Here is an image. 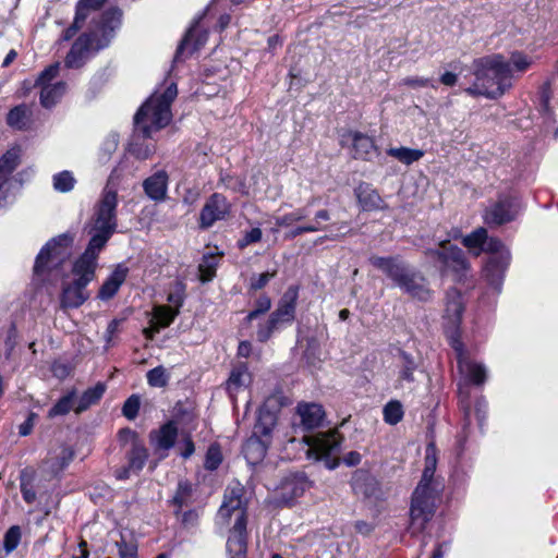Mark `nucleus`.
Returning <instances> with one entry per match:
<instances>
[{
  "instance_id": "obj_25",
  "label": "nucleus",
  "mask_w": 558,
  "mask_h": 558,
  "mask_svg": "<svg viewBox=\"0 0 558 558\" xmlns=\"http://www.w3.org/2000/svg\"><path fill=\"white\" fill-rule=\"evenodd\" d=\"M352 488L365 498L376 497L379 489L376 480L368 473L357 470L352 478Z\"/></svg>"
},
{
  "instance_id": "obj_58",
  "label": "nucleus",
  "mask_w": 558,
  "mask_h": 558,
  "mask_svg": "<svg viewBox=\"0 0 558 558\" xmlns=\"http://www.w3.org/2000/svg\"><path fill=\"white\" fill-rule=\"evenodd\" d=\"M508 62L520 72L525 71L531 65V60H529L525 54L518 51L511 54L510 61Z\"/></svg>"
},
{
  "instance_id": "obj_45",
  "label": "nucleus",
  "mask_w": 558,
  "mask_h": 558,
  "mask_svg": "<svg viewBox=\"0 0 558 558\" xmlns=\"http://www.w3.org/2000/svg\"><path fill=\"white\" fill-rule=\"evenodd\" d=\"M403 417L402 404L399 401H389L384 408V420L390 425L398 424Z\"/></svg>"
},
{
  "instance_id": "obj_57",
  "label": "nucleus",
  "mask_w": 558,
  "mask_h": 558,
  "mask_svg": "<svg viewBox=\"0 0 558 558\" xmlns=\"http://www.w3.org/2000/svg\"><path fill=\"white\" fill-rule=\"evenodd\" d=\"M199 513L195 509L187 510L181 515V524L184 529L191 530L198 525Z\"/></svg>"
},
{
  "instance_id": "obj_42",
  "label": "nucleus",
  "mask_w": 558,
  "mask_h": 558,
  "mask_svg": "<svg viewBox=\"0 0 558 558\" xmlns=\"http://www.w3.org/2000/svg\"><path fill=\"white\" fill-rule=\"evenodd\" d=\"M486 240L487 230L483 227H480L470 234L465 235L462 240V243L465 247L470 250L480 248L482 251V247L484 246Z\"/></svg>"
},
{
  "instance_id": "obj_28",
  "label": "nucleus",
  "mask_w": 558,
  "mask_h": 558,
  "mask_svg": "<svg viewBox=\"0 0 558 558\" xmlns=\"http://www.w3.org/2000/svg\"><path fill=\"white\" fill-rule=\"evenodd\" d=\"M32 110L25 104L15 106L7 114V124L16 130H25L29 125Z\"/></svg>"
},
{
  "instance_id": "obj_23",
  "label": "nucleus",
  "mask_w": 558,
  "mask_h": 558,
  "mask_svg": "<svg viewBox=\"0 0 558 558\" xmlns=\"http://www.w3.org/2000/svg\"><path fill=\"white\" fill-rule=\"evenodd\" d=\"M298 413L304 429L307 430L319 427L325 416L323 407L317 403L299 404Z\"/></svg>"
},
{
  "instance_id": "obj_53",
  "label": "nucleus",
  "mask_w": 558,
  "mask_h": 558,
  "mask_svg": "<svg viewBox=\"0 0 558 558\" xmlns=\"http://www.w3.org/2000/svg\"><path fill=\"white\" fill-rule=\"evenodd\" d=\"M468 376L474 385H482L486 380V368L481 364L469 363Z\"/></svg>"
},
{
  "instance_id": "obj_5",
  "label": "nucleus",
  "mask_w": 558,
  "mask_h": 558,
  "mask_svg": "<svg viewBox=\"0 0 558 558\" xmlns=\"http://www.w3.org/2000/svg\"><path fill=\"white\" fill-rule=\"evenodd\" d=\"M422 253L439 270L440 276H451L457 282L468 279L471 264L463 250L449 240L437 242L435 247H425Z\"/></svg>"
},
{
  "instance_id": "obj_50",
  "label": "nucleus",
  "mask_w": 558,
  "mask_h": 558,
  "mask_svg": "<svg viewBox=\"0 0 558 558\" xmlns=\"http://www.w3.org/2000/svg\"><path fill=\"white\" fill-rule=\"evenodd\" d=\"M306 218V213L304 208H299L292 213L286 214L281 217L276 218V225L278 227H290L294 222L301 221Z\"/></svg>"
},
{
  "instance_id": "obj_54",
  "label": "nucleus",
  "mask_w": 558,
  "mask_h": 558,
  "mask_svg": "<svg viewBox=\"0 0 558 558\" xmlns=\"http://www.w3.org/2000/svg\"><path fill=\"white\" fill-rule=\"evenodd\" d=\"M262 236L263 232L259 228H253L250 231H245L243 236L238 241V247L243 250L253 243L259 242Z\"/></svg>"
},
{
  "instance_id": "obj_64",
  "label": "nucleus",
  "mask_w": 558,
  "mask_h": 558,
  "mask_svg": "<svg viewBox=\"0 0 558 558\" xmlns=\"http://www.w3.org/2000/svg\"><path fill=\"white\" fill-rule=\"evenodd\" d=\"M118 436H119V440L122 444L131 442V445L134 446V442H141L138 439L137 433L131 428L120 429Z\"/></svg>"
},
{
  "instance_id": "obj_62",
  "label": "nucleus",
  "mask_w": 558,
  "mask_h": 558,
  "mask_svg": "<svg viewBox=\"0 0 558 558\" xmlns=\"http://www.w3.org/2000/svg\"><path fill=\"white\" fill-rule=\"evenodd\" d=\"M84 24L85 22L78 20V17L75 15L73 23L66 29L63 31L61 39L64 41L72 39L76 35V33L84 26Z\"/></svg>"
},
{
  "instance_id": "obj_37",
  "label": "nucleus",
  "mask_w": 558,
  "mask_h": 558,
  "mask_svg": "<svg viewBox=\"0 0 558 558\" xmlns=\"http://www.w3.org/2000/svg\"><path fill=\"white\" fill-rule=\"evenodd\" d=\"M387 154L405 165H411L420 160L424 155L421 149H412L408 147L389 148Z\"/></svg>"
},
{
  "instance_id": "obj_30",
  "label": "nucleus",
  "mask_w": 558,
  "mask_h": 558,
  "mask_svg": "<svg viewBox=\"0 0 558 558\" xmlns=\"http://www.w3.org/2000/svg\"><path fill=\"white\" fill-rule=\"evenodd\" d=\"M66 90V84L64 82H58L56 84H47L41 86L40 90V104L45 108L53 107L64 95Z\"/></svg>"
},
{
  "instance_id": "obj_39",
  "label": "nucleus",
  "mask_w": 558,
  "mask_h": 558,
  "mask_svg": "<svg viewBox=\"0 0 558 558\" xmlns=\"http://www.w3.org/2000/svg\"><path fill=\"white\" fill-rule=\"evenodd\" d=\"M271 308V299L267 294H260L254 303V308L244 318L245 324L252 323Z\"/></svg>"
},
{
  "instance_id": "obj_11",
  "label": "nucleus",
  "mask_w": 558,
  "mask_h": 558,
  "mask_svg": "<svg viewBox=\"0 0 558 558\" xmlns=\"http://www.w3.org/2000/svg\"><path fill=\"white\" fill-rule=\"evenodd\" d=\"M464 303L462 294L456 288L448 289L445 299V328L450 333L451 344L457 351H461L462 343L457 339L458 329L461 324Z\"/></svg>"
},
{
  "instance_id": "obj_10",
  "label": "nucleus",
  "mask_w": 558,
  "mask_h": 558,
  "mask_svg": "<svg viewBox=\"0 0 558 558\" xmlns=\"http://www.w3.org/2000/svg\"><path fill=\"white\" fill-rule=\"evenodd\" d=\"M117 192L105 190L100 201L95 207L90 230L112 235L117 229Z\"/></svg>"
},
{
  "instance_id": "obj_31",
  "label": "nucleus",
  "mask_w": 558,
  "mask_h": 558,
  "mask_svg": "<svg viewBox=\"0 0 558 558\" xmlns=\"http://www.w3.org/2000/svg\"><path fill=\"white\" fill-rule=\"evenodd\" d=\"M352 141L355 158L366 160L376 149L373 138L360 132H354L352 134Z\"/></svg>"
},
{
  "instance_id": "obj_59",
  "label": "nucleus",
  "mask_w": 558,
  "mask_h": 558,
  "mask_svg": "<svg viewBox=\"0 0 558 558\" xmlns=\"http://www.w3.org/2000/svg\"><path fill=\"white\" fill-rule=\"evenodd\" d=\"M120 558H137V547L124 541L117 542Z\"/></svg>"
},
{
  "instance_id": "obj_12",
  "label": "nucleus",
  "mask_w": 558,
  "mask_h": 558,
  "mask_svg": "<svg viewBox=\"0 0 558 558\" xmlns=\"http://www.w3.org/2000/svg\"><path fill=\"white\" fill-rule=\"evenodd\" d=\"M520 207L515 197L500 195L484 214V220L488 226H501L515 219Z\"/></svg>"
},
{
  "instance_id": "obj_24",
  "label": "nucleus",
  "mask_w": 558,
  "mask_h": 558,
  "mask_svg": "<svg viewBox=\"0 0 558 558\" xmlns=\"http://www.w3.org/2000/svg\"><path fill=\"white\" fill-rule=\"evenodd\" d=\"M277 424L276 413L263 405L258 411L257 422L254 426L253 436H258L262 439L270 442L271 433Z\"/></svg>"
},
{
  "instance_id": "obj_55",
  "label": "nucleus",
  "mask_w": 558,
  "mask_h": 558,
  "mask_svg": "<svg viewBox=\"0 0 558 558\" xmlns=\"http://www.w3.org/2000/svg\"><path fill=\"white\" fill-rule=\"evenodd\" d=\"M60 63H53L46 68L38 76L36 84L44 86L50 84V82L56 78L59 74Z\"/></svg>"
},
{
  "instance_id": "obj_4",
  "label": "nucleus",
  "mask_w": 558,
  "mask_h": 558,
  "mask_svg": "<svg viewBox=\"0 0 558 558\" xmlns=\"http://www.w3.org/2000/svg\"><path fill=\"white\" fill-rule=\"evenodd\" d=\"M178 95L177 85L171 83L166 90L151 95L134 116L135 130L143 137L149 138L151 134L167 126L172 118L171 104Z\"/></svg>"
},
{
  "instance_id": "obj_47",
  "label": "nucleus",
  "mask_w": 558,
  "mask_h": 558,
  "mask_svg": "<svg viewBox=\"0 0 558 558\" xmlns=\"http://www.w3.org/2000/svg\"><path fill=\"white\" fill-rule=\"evenodd\" d=\"M21 529L19 525H12L4 534L3 547L7 554L12 553L21 542Z\"/></svg>"
},
{
  "instance_id": "obj_18",
  "label": "nucleus",
  "mask_w": 558,
  "mask_h": 558,
  "mask_svg": "<svg viewBox=\"0 0 558 558\" xmlns=\"http://www.w3.org/2000/svg\"><path fill=\"white\" fill-rule=\"evenodd\" d=\"M312 486V482L305 473H295L286 477L281 483V497L284 501H290L304 494Z\"/></svg>"
},
{
  "instance_id": "obj_22",
  "label": "nucleus",
  "mask_w": 558,
  "mask_h": 558,
  "mask_svg": "<svg viewBox=\"0 0 558 558\" xmlns=\"http://www.w3.org/2000/svg\"><path fill=\"white\" fill-rule=\"evenodd\" d=\"M269 441L259 438L258 436H251L245 440L242 446V453L252 465H256L264 460L267 453Z\"/></svg>"
},
{
  "instance_id": "obj_2",
  "label": "nucleus",
  "mask_w": 558,
  "mask_h": 558,
  "mask_svg": "<svg viewBox=\"0 0 558 558\" xmlns=\"http://www.w3.org/2000/svg\"><path fill=\"white\" fill-rule=\"evenodd\" d=\"M122 23V11L111 8L101 15L99 22L90 27L89 32L81 34L73 43L64 59L68 69L82 68L92 51H99L108 47L117 29Z\"/></svg>"
},
{
  "instance_id": "obj_8",
  "label": "nucleus",
  "mask_w": 558,
  "mask_h": 558,
  "mask_svg": "<svg viewBox=\"0 0 558 558\" xmlns=\"http://www.w3.org/2000/svg\"><path fill=\"white\" fill-rule=\"evenodd\" d=\"M299 287L290 286L280 299L277 308L269 315L268 319L259 323L256 330V338L259 342H267L271 336L280 330L283 325L291 324L295 318Z\"/></svg>"
},
{
  "instance_id": "obj_44",
  "label": "nucleus",
  "mask_w": 558,
  "mask_h": 558,
  "mask_svg": "<svg viewBox=\"0 0 558 558\" xmlns=\"http://www.w3.org/2000/svg\"><path fill=\"white\" fill-rule=\"evenodd\" d=\"M465 92L472 96L481 95L490 99L501 97V92L499 89H492L489 84H486L485 82H478L476 78L474 84L466 88Z\"/></svg>"
},
{
  "instance_id": "obj_63",
  "label": "nucleus",
  "mask_w": 558,
  "mask_h": 558,
  "mask_svg": "<svg viewBox=\"0 0 558 558\" xmlns=\"http://www.w3.org/2000/svg\"><path fill=\"white\" fill-rule=\"evenodd\" d=\"M243 495H244V487L240 483H236L235 485L229 486L226 489L223 500L243 499Z\"/></svg>"
},
{
  "instance_id": "obj_1",
  "label": "nucleus",
  "mask_w": 558,
  "mask_h": 558,
  "mask_svg": "<svg viewBox=\"0 0 558 558\" xmlns=\"http://www.w3.org/2000/svg\"><path fill=\"white\" fill-rule=\"evenodd\" d=\"M436 466V448L434 444H429L425 451L422 478L411 499L409 531L412 535L422 533L434 517L436 498L442 488L441 484L434 478Z\"/></svg>"
},
{
  "instance_id": "obj_32",
  "label": "nucleus",
  "mask_w": 558,
  "mask_h": 558,
  "mask_svg": "<svg viewBox=\"0 0 558 558\" xmlns=\"http://www.w3.org/2000/svg\"><path fill=\"white\" fill-rule=\"evenodd\" d=\"M126 457L128 465L132 469V472L138 474L148 459V451L142 441L134 442Z\"/></svg>"
},
{
  "instance_id": "obj_38",
  "label": "nucleus",
  "mask_w": 558,
  "mask_h": 558,
  "mask_svg": "<svg viewBox=\"0 0 558 558\" xmlns=\"http://www.w3.org/2000/svg\"><path fill=\"white\" fill-rule=\"evenodd\" d=\"M92 234V238L89 240V243L84 252V254H87L88 256L97 259L99 253L101 250L106 246L107 242L111 238L110 234H106L98 231H89Z\"/></svg>"
},
{
  "instance_id": "obj_41",
  "label": "nucleus",
  "mask_w": 558,
  "mask_h": 558,
  "mask_svg": "<svg viewBox=\"0 0 558 558\" xmlns=\"http://www.w3.org/2000/svg\"><path fill=\"white\" fill-rule=\"evenodd\" d=\"M75 178L70 171H61L53 175V189L60 193H68L74 189Z\"/></svg>"
},
{
  "instance_id": "obj_29",
  "label": "nucleus",
  "mask_w": 558,
  "mask_h": 558,
  "mask_svg": "<svg viewBox=\"0 0 558 558\" xmlns=\"http://www.w3.org/2000/svg\"><path fill=\"white\" fill-rule=\"evenodd\" d=\"M105 391L106 385L104 383H97L94 387L86 389L80 397L74 412L80 414L86 411L90 405L96 404L102 398Z\"/></svg>"
},
{
  "instance_id": "obj_20",
  "label": "nucleus",
  "mask_w": 558,
  "mask_h": 558,
  "mask_svg": "<svg viewBox=\"0 0 558 558\" xmlns=\"http://www.w3.org/2000/svg\"><path fill=\"white\" fill-rule=\"evenodd\" d=\"M145 194L155 202H162L167 196L168 190V174L166 171L160 170L148 177L143 182Z\"/></svg>"
},
{
  "instance_id": "obj_43",
  "label": "nucleus",
  "mask_w": 558,
  "mask_h": 558,
  "mask_svg": "<svg viewBox=\"0 0 558 558\" xmlns=\"http://www.w3.org/2000/svg\"><path fill=\"white\" fill-rule=\"evenodd\" d=\"M217 260L215 255L207 254L203 256L202 263L198 265L201 280L203 282L210 281L216 274Z\"/></svg>"
},
{
  "instance_id": "obj_9",
  "label": "nucleus",
  "mask_w": 558,
  "mask_h": 558,
  "mask_svg": "<svg viewBox=\"0 0 558 558\" xmlns=\"http://www.w3.org/2000/svg\"><path fill=\"white\" fill-rule=\"evenodd\" d=\"M342 437L337 430L319 433L307 439L310 446L307 454L317 461H322L328 470H333L340 464L338 453Z\"/></svg>"
},
{
  "instance_id": "obj_15",
  "label": "nucleus",
  "mask_w": 558,
  "mask_h": 558,
  "mask_svg": "<svg viewBox=\"0 0 558 558\" xmlns=\"http://www.w3.org/2000/svg\"><path fill=\"white\" fill-rule=\"evenodd\" d=\"M246 522L243 517L235 520L227 541V553L229 558H246Z\"/></svg>"
},
{
  "instance_id": "obj_48",
  "label": "nucleus",
  "mask_w": 558,
  "mask_h": 558,
  "mask_svg": "<svg viewBox=\"0 0 558 558\" xmlns=\"http://www.w3.org/2000/svg\"><path fill=\"white\" fill-rule=\"evenodd\" d=\"M179 310H173L168 306H158L155 310V319L159 327H168L178 316Z\"/></svg>"
},
{
  "instance_id": "obj_40",
  "label": "nucleus",
  "mask_w": 558,
  "mask_h": 558,
  "mask_svg": "<svg viewBox=\"0 0 558 558\" xmlns=\"http://www.w3.org/2000/svg\"><path fill=\"white\" fill-rule=\"evenodd\" d=\"M146 378L149 386L163 388L169 383L170 374L162 365H159L149 369Z\"/></svg>"
},
{
  "instance_id": "obj_34",
  "label": "nucleus",
  "mask_w": 558,
  "mask_h": 558,
  "mask_svg": "<svg viewBox=\"0 0 558 558\" xmlns=\"http://www.w3.org/2000/svg\"><path fill=\"white\" fill-rule=\"evenodd\" d=\"M233 514L235 515V520L243 517L244 521L247 523L246 507L243 499L223 500L218 510V515L223 520H229Z\"/></svg>"
},
{
  "instance_id": "obj_7",
  "label": "nucleus",
  "mask_w": 558,
  "mask_h": 558,
  "mask_svg": "<svg viewBox=\"0 0 558 558\" xmlns=\"http://www.w3.org/2000/svg\"><path fill=\"white\" fill-rule=\"evenodd\" d=\"M72 241V236L65 233L48 241L36 257L34 275L46 280L54 272H59L70 257Z\"/></svg>"
},
{
  "instance_id": "obj_16",
  "label": "nucleus",
  "mask_w": 558,
  "mask_h": 558,
  "mask_svg": "<svg viewBox=\"0 0 558 558\" xmlns=\"http://www.w3.org/2000/svg\"><path fill=\"white\" fill-rule=\"evenodd\" d=\"M178 437V427L173 421H169L161 425L158 429L149 433L150 444L156 451H168L171 449Z\"/></svg>"
},
{
  "instance_id": "obj_49",
  "label": "nucleus",
  "mask_w": 558,
  "mask_h": 558,
  "mask_svg": "<svg viewBox=\"0 0 558 558\" xmlns=\"http://www.w3.org/2000/svg\"><path fill=\"white\" fill-rule=\"evenodd\" d=\"M222 462V454L220 448L217 445H211L205 457L204 466L208 471H215L219 468Z\"/></svg>"
},
{
  "instance_id": "obj_26",
  "label": "nucleus",
  "mask_w": 558,
  "mask_h": 558,
  "mask_svg": "<svg viewBox=\"0 0 558 558\" xmlns=\"http://www.w3.org/2000/svg\"><path fill=\"white\" fill-rule=\"evenodd\" d=\"M96 266L97 259L83 253L73 265L72 271L76 276L75 280L87 286L95 277Z\"/></svg>"
},
{
  "instance_id": "obj_6",
  "label": "nucleus",
  "mask_w": 558,
  "mask_h": 558,
  "mask_svg": "<svg viewBox=\"0 0 558 558\" xmlns=\"http://www.w3.org/2000/svg\"><path fill=\"white\" fill-rule=\"evenodd\" d=\"M478 82H485L492 89H499L501 96L512 86V70L502 54L495 53L477 58L472 64Z\"/></svg>"
},
{
  "instance_id": "obj_33",
  "label": "nucleus",
  "mask_w": 558,
  "mask_h": 558,
  "mask_svg": "<svg viewBox=\"0 0 558 558\" xmlns=\"http://www.w3.org/2000/svg\"><path fill=\"white\" fill-rule=\"evenodd\" d=\"M398 359L400 367L399 379L405 380L408 383L414 381V372L418 367L415 359L410 353L401 349L398 350Z\"/></svg>"
},
{
  "instance_id": "obj_56",
  "label": "nucleus",
  "mask_w": 558,
  "mask_h": 558,
  "mask_svg": "<svg viewBox=\"0 0 558 558\" xmlns=\"http://www.w3.org/2000/svg\"><path fill=\"white\" fill-rule=\"evenodd\" d=\"M550 98H551V82L546 81L542 85L541 90H539L541 109L545 113H550V107H549Z\"/></svg>"
},
{
  "instance_id": "obj_36",
  "label": "nucleus",
  "mask_w": 558,
  "mask_h": 558,
  "mask_svg": "<svg viewBox=\"0 0 558 558\" xmlns=\"http://www.w3.org/2000/svg\"><path fill=\"white\" fill-rule=\"evenodd\" d=\"M76 398V391L72 389L65 396L60 398L56 404L48 411V417L52 418L56 416H62L68 414L71 410H74V401Z\"/></svg>"
},
{
  "instance_id": "obj_14",
  "label": "nucleus",
  "mask_w": 558,
  "mask_h": 558,
  "mask_svg": "<svg viewBox=\"0 0 558 558\" xmlns=\"http://www.w3.org/2000/svg\"><path fill=\"white\" fill-rule=\"evenodd\" d=\"M509 264L510 253L501 252L497 255H492L484 267L483 271L486 281L497 291H500L505 272Z\"/></svg>"
},
{
  "instance_id": "obj_61",
  "label": "nucleus",
  "mask_w": 558,
  "mask_h": 558,
  "mask_svg": "<svg viewBox=\"0 0 558 558\" xmlns=\"http://www.w3.org/2000/svg\"><path fill=\"white\" fill-rule=\"evenodd\" d=\"M322 229L323 228H320L318 225L299 226V227L292 229L290 232H288L286 234V239L292 240V239L300 236L303 233L317 232Z\"/></svg>"
},
{
  "instance_id": "obj_46",
  "label": "nucleus",
  "mask_w": 558,
  "mask_h": 558,
  "mask_svg": "<svg viewBox=\"0 0 558 558\" xmlns=\"http://www.w3.org/2000/svg\"><path fill=\"white\" fill-rule=\"evenodd\" d=\"M202 16H199L198 19H195L193 24L191 25V27L186 31L184 37L181 39L178 48H177V51H175V54H174V62L177 61H180L183 59V54H184V51L185 49L191 45V41L194 37V34L197 29V25L201 21Z\"/></svg>"
},
{
  "instance_id": "obj_51",
  "label": "nucleus",
  "mask_w": 558,
  "mask_h": 558,
  "mask_svg": "<svg viewBox=\"0 0 558 558\" xmlns=\"http://www.w3.org/2000/svg\"><path fill=\"white\" fill-rule=\"evenodd\" d=\"M140 407H141L140 397L136 395H132L131 397H129L125 400L123 408H122V414L128 420H134L138 414Z\"/></svg>"
},
{
  "instance_id": "obj_19",
  "label": "nucleus",
  "mask_w": 558,
  "mask_h": 558,
  "mask_svg": "<svg viewBox=\"0 0 558 558\" xmlns=\"http://www.w3.org/2000/svg\"><path fill=\"white\" fill-rule=\"evenodd\" d=\"M128 274L129 268L123 264H119L101 284L98 291V298L102 301L112 299L125 281Z\"/></svg>"
},
{
  "instance_id": "obj_52",
  "label": "nucleus",
  "mask_w": 558,
  "mask_h": 558,
  "mask_svg": "<svg viewBox=\"0 0 558 558\" xmlns=\"http://www.w3.org/2000/svg\"><path fill=\"white\" fill-rule=\"evenodd\" d=\"M277 276V270L266 271L259 275H253L250 279V289L257 291L265 288L268 282Z\"/></svg>"
},
{
  "instance_id": "obj_60",
  "label": "nucleus",
  "mask_w": 558,
  "mask_h": 558,
  "mask_svg": "<svg viewBox=\"0 0 558 558\" xmlns=\"http://www.w3.org/2000/svg\"><path fill=\"white\" fill-rule=\"evenodd\" d=\"M482 251L490 252L493 255H497L501 252H509L505 248L504 243L497 238H487Z\"/></svg>"
},
{
  "instance_id": "obj_21",
  "label": "nucleus",
  "mask_w": 558,
  "mask_h": 558,
  "mask_svg": "<svg viewBox=\"0 0 558 558\" xmlns=\"http://www.w3.org/2000/svg\"><path fill=\"white\" fill-rule=\"evenodd\" d=\"M354 194L363 210L373 211L384 208V201L369 183L362 182L354 190Z\"/></svg>"
},
{
  "instance_id": "obj_3",
  "label": "nucleus",
  "mask_w": 558,
  "mask_h": 558,
  "mask_svg": "<svg viewBox=\"0 0 558 558\" xmlns=\"http://www.w3.org/2000/svg\"><path fill=\"white\" fill-rule=\"evenodd\" d=\"M372 266L383 271L400 290L420 302H428L434 292L427 278L415 268L403 262L399 256H377L368 258Z\"/></svg>"
},
{
  "instance_id": "obj_27",
  "label": "nucleus",
  "mask_w": 558,
  "mask_h": 558,
  "mask_svg": "<svg viewBox=\"0 0 558 558\" xmlns=\"http://www.w3.org/2000/svg\"><path fill=\"white\" fill-rule=\"evenodd\" d=\"M106 1L107 0H78L75 7V15L83 22L92 17V27H94L105 12L99 14L98 20L95 19V14L100 11Z\"/></svg>"
},
{
  "instance_id": "obj_35",
  "label": "nucleus",
  "mask_w": 558,
  "mask_h": 558,
  "mask_svg": "<svg viewBox=\"0 0 558 558\" xmlns=\"http://www.w3.org/2000/svg\"><path fill=\"white\" fill-rule=\"evenodd\" d=\"M250 381V374L245 363H240L234 366L230 373L227 381V389L234 392L242 387H245Z\"/></svg>"
},
{
  "instance_id": "obj_13",
  "label": "nucleus",
  "mask_w": 558,
  "mask_h": 558,
  "mask_svg": "<svg viewBox=\"0 0 558 558\" xmlns=\"http://www.w3.org/2000/svg\"><path fill=\"white\" fill-rule=\"evenodd\" d=\"M230 211V204L227 197L220 193L211 194L204 204L198 225L201 229H208L218 220H223Z\"/></svg>"
},
{
  "instance_id": "obj_17",
  "label": "nucleus",
  "mask_w": 558,
  "mask_h": 558,
  "mask_svg": "<svg viewBox=\"0 0 558 558\" xmlns=\"http://www.w3.org/2000/svg\"><path fill=\"white\" fill-rule=\"evenodd\" d=\"M86 287V284H82L77 280L65 284L60 296L61 307L64 310L80 307L89 298Z\"/></svg>"
}]
</instances>
